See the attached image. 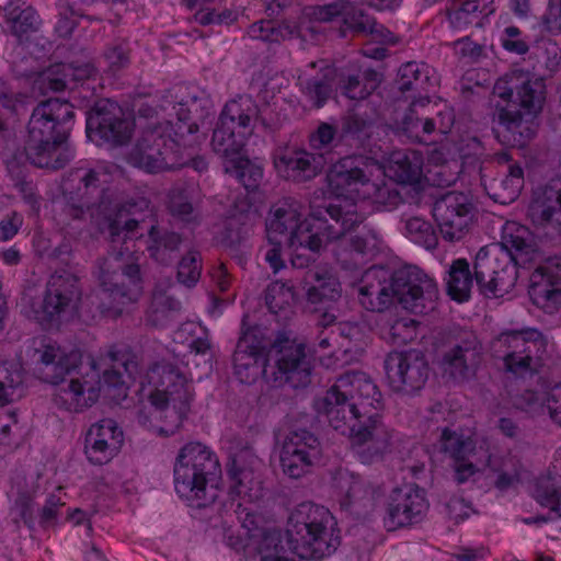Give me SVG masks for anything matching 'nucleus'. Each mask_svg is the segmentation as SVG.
Returning a JSON list of instances; mask_svg holds the SVG:
<instances>
[{"mask_svg":"<svg viewBox=\"0 0 561 561\" xmlns=\"http://www.w3.org/2000/svg\"><path fill=\"white\" fill-rule=\"evenodd\" d=\"M394 297L405 310L423 314L435 309L438 288L417 266H404L394 273L380 266L365 271L358 283V298L365 309L381 312Z\"/></svg>","mask_w":561,"mask_h":561,"instance_id":"0eeeda50","label":"nucleus"},{"mask_svg":"<svg viewBox=\"0 0 561 561\" xmlns=\"http://www.w3.org/2000/svg\"><path fill=\"white\" fill-rule=\"evenodd\" d=\"M433 216L442 237L449 242H457L468 233L473 218V205L468 195L449 192L437 199Z\"/></svg>","mask_w":561,"mask_h":561,"instance_id":"aec40b11","label":"nucleus"},{"mask_svg":"<svg viewBox=\"0 0 561 561\" xmlns=\"http://www.w3.org/2000/svg\"><path fill=\"white\" fill-rule=\"evenodd\" d=\"M62 77L48 80V88L53 91H62L71 82H79L92 77L95 68L90 64L83 65H62L60 67Z\"/></svg>","mask_w":561,"mask_h":561,"instance_id":"864d4df0","label":"nucleus"},{"mask_svg":"<svg viewBox=\"0 0 561 561\" xmlns=\"http://www.w3.org/2000/svg\"><path fill=\"white\" fill-rule=\"evenodd\" d=\"M182 238L176 232L160 231L152 226L149 230V243L147 250L151 259L156 262L168 265L175 259Z\"/></svg>","mask_w":561,"mask_h":561,"instance_id":"4c0bfd02","label":"nucleus"},{"mask_svg":"<svg viewBox=\"0 0 561 561\" xmlns=\"http://www.w3.org/2000/svg\"><path fill=\"white\" fill-rule=\"evenodd\" d=\"M92 3L84 2L83 0H59L58 12L59 20L55 26L56 32L60 37H68L73 32L79 19H90L87 9L83 8Z\"/></svg>","mask_w":561,"mask_h":561,"instance_id":"79ce46f5","label":"nucleus"},{"mask_svg":"<svg viewBox=\"0 0 561 561\" xmlns=\"http://www.w3.org/2000/svg\"><path fill=\"white\" fill-rule=\"evenodd\" d=\"M295 299V290L293 286L287 283L276 280L266 288L265 302L273 313H277L286 307H289Z\"/></svg>","mask_w":561,"mask_h":561,"instance_id":"603ef678","label":"nucleus"},{"mask_svg":"<svg viewBox=\"0 0 561 561\" xmlns=\"http://www.w3.org/2000/svg\"><path fill=\"white\" fill-rule=\"evenodd\" d=\"M225 159V172L234 176L248 191H255L263 180V167L241 152L221 156Z\"/></svg>","mask_w":561,"mask_h":561,"instance_id":"e433bc0d","label":"nucleus"},{"mask_svg":"<svg viewBox=\"0 0 561 561\" xmlns=\"http://www.w3.org/2000/svg\"><path fill=\"white\" fill-rule=\"evenodd\" d=\"M104 59L113 72L125 68L129 64L127 44L119 42L110 45L104 51Z\"/></svg>","mask_w":561,"mask_h":561,"instance_id":"680f3d73","label":"nucleus"},{"mask_svg":"<svg viewBox=\"0 0 561 561\" xmlns=\"http://www.w3.org/2000/svg\"><path fill=\"white\" fill-rule=\"evenodd\" d=\"M537 249L528 228L507 221L501 241L485 245L476 255L474 279L485 296L502 297L510 293L518 278L517 265L535 260Z\"/></svg>","mask_w":561,"mask_h":561,"instance_id":"6e6552de","label":"nucleus"},{"mask_svg":"<svg viewBox=\"0 0 561 561\" xmlns=\"http://www.w3.org/2000/svg\"><path fill=\"white\" fill-rule=\"evenodd\" d=\"M316 284L307 290V299L311 304L334 301L341 296V284L337 278L329 273H312Z\"/></svg>","mask_w":561,"mask_h":561,"instance_id":"37998d69","label":"nucleus"},{"mask_svg":"<svg viewBox=\"0 0 561 561\" xmlns=\"http://www.w3.org/2000/svg\"><path fill=\"white\" fill-rule=\"evenodd\" d=\"M32 363L38 377L56 385L54 403L69 412H80L92 407L100 392L106 389L114 399L125 398L130 381L139 379L144 389L146 385L154 390L149 396L151 408L138 413V422L159 436L173 435L193 400V387L186 373L171 363L154 364L142 375L138 358L131 352H108L113 367L103 371L93 358L83 362L77 350L66 351L49 337L33 340Z\"/></svg>","mask_w":561,"mask_h":561,"instance_id":"f257e3e1","label":"nucleus"},{"mask_svg":"<svg viewBox=\"0 0 561 561\" xmlns=\"http://www.w3.org/2000/svg\"><path fill=\"white\" fill-rule=\"evenodd\" d=\"M502 46L511 53L518 55L526 54L528 51L527 43L520 38V31L516 26H507L503 31L501 37Z\"/></svg>","mask_w":561,"mask_h":561,"instance_id":"69168bd1","label":"nucleus"},{"mask_svg":"<svg viewBox=\"0 0 561 561\" xmlns=\"http://www.w3.org/2000/svg\"><path fill=\"white\" fill-rule=\"evenodd\" d=\"M430 103V99L427 96H420L411 103L410 114L405 116L403 121L404 128L409 131L417 129L419 126L422 127L424 134L430 135L436 128V122L432 118H413L412 113L416 106H425Z\"/></svg>","mask_w":561,"mask_h":561,"instance_id":"052dcab7","label":"nucleus"},{"mask_svg":"<svg viewBox=\"0 0 561 561\" xmlns=\"http://www.w3.org/2000/svg\"><path fill=\"white\" fill-rule=\"evenodd\" d=\"M375 19L362 10H355L347 1L343 13L344 24L353 32L358 34H368V30L374 26Z\"/></svg>","mask_w":561,"mask_h":561,"instance_id":"4d7b16f0","label":"nucleus"},{"mask_svg":"<svg viewBox=\"0 0 561 561\" xmlns=\"http://www.w3.org/2000/svg\"><path fill=\"white\" fill-rule=\"evenodd\" d=\"M486 193L495 202L506 205L513 203L524 186V170L518 163H511L506 173L500 179L484 183Z\"/></svg>","mask_w":561,"mask_h":561,"instance_id":"f704fd0d","label":"nucleus"},{"mask_svg":"<svg viewBox=\"0 0 561 561\" xmlns=\"http://www.w3.org/2000/svg\"><path fill=\"white\" fill-rule=\"evenodd\" d=\"M24 222L22 214L12 210L0 220V242L12 240L20 231Z\"/></svg>","mask_w":561,"mask_h":561,"instance_id":"0e129e2a","label":"nucleus"},{"mask_svg":"<svg viewBox=\"0 0 561 561\" xmlns=\"http://www.w3.org/2000/svg\"><path fill=\"white\" fill-rule=\"evenodd\" d=\"M522 400L520 408L533 414L548 413L561 426V382L541 394L526 391Z\"/></svg>","mask_w":561,"mask_h":561,"instance_id":"c9c22d12","label":"nucleus"},{"mask_svg":"<svg viewBox=\"0 0 561 561\" xmlns=\"http://www.w3.org/2000/svg\"><path fill=\"white\" fill-rule=\"evenodd\" d=\"M136 126L138 122L126 115L115 102L107 101L87 119V134L91 139L99 138L112 146H123L129 141Z\"/></svg>","mask_w":561,"mask_h":561,"instance_id":"4be33fe9","label":"nucleus"},{"mask_svg":"<svg viewBox=\"0 0 561 561\" xmlns=\"http://www.w3.org/2000/svg\"><path fill=\"white\" fill-rule=\"evenodd\" d=\"M523 69H514L510 73L500 78L493 88L494 95L499 96L504 101H514L515 93L519 82V73Z\"/></svg>","mask_w":561,"mask_h":561,"instance_id":"13d9d810","label":"nucleus"},{"mask_svg":"<svg viewBox=\"0 0 561 561\" xmlns=\"http://www.w3.org/2000/svg\"><path fill=\"white\" fill-rule=\"evenodd\" d=\"M542 24L549 32H561V0H548Z\"/></svg>","mask_w":561,"mask_h":561,"instance_id":"774afa93","label":"nucleus"},{"mask_svg":"<svg viewBox=\"0 0 561 561\" xmlns=\"http://www.w3.org/2000/svg\"><path fill=\"white\" fill-rule=\"evenodd\" d=\"M298 34V27L289 22L275 24L270 20L254 22L248 28V35L252 39L266 43H279Z\"/></svg>","mask_w":561,"mask_h":561,"instance_id":"a19ab883","label":"nucleus"},{"mask_svg":"<svg viewBox=\"0 0 561 561\" xmlns=\"http://www.w3.org/2000/svg\"><path fill=\"white\" fill-rule=\"evenodd\" d=\"M379 82V73L371 69L362 75L348 76L342 85L343 94L351 100H364L378 87Z\"/></svg>","mask_w":561,"mask_h":561,"instance_id":"de8ad7c7","label":"nucleus"},{"mask_svg":"<svg viewBox=\"0 0 561 561\" xmlns=\"http://www.w3.org/2000/svg\"><path fill=\"white\" fill-rule=\"evenodd\" d=\"M259 106L250 95H239L224 106L214 130L211 146L220 156L240 153L252 136Z\"/></svg>","mask_w":561,"mask_h":561,"instance_id":"ddd939ff","label":"nucleus"},{"mask_svg":"<svg viewBox=\"0 0 561 561\" xmlns=\"http://www.w3.org/2000/svg\"><path fill=\"white\" fill-rule=\"evenodd\" d=\"M261 465V459L249 445L233 451L227 465L231 493L252 501L255 497L252 491L260 483L256 471Z\"/></svg>","mask_w":561,"mask_h":561,"instance_id":"c756f323","label":"nucleus"},{"mask_svg":"<svg viewBox=\"0 0 561 561\" xmlns=\"http://www.w3.org/2000/svg\"><path fill=\"white\" fill-rule=\"evenodd\" d=\"M123 431L112 419H103L90 426L84 439V454L92 465L108 463L121 450Z\"/></svg>","mask_w":561,"mask_h":561,"instance_id":"bb28decb","label":"nucleus"},{"mask_svg":"<svg viewBox=\"0 0 561 561\" xmlns=\"http://www.w3.org/2000/svg\"><path fill=\"white\" fill-rule=\"evenodd\" d=\"M419 324L410 317L397 318L382 329V337L392 344H407L417 336Z\"/></svg>","mask_w":561,"mask_h":561,"instance_id":"09e8293b","label":"nucleus"},{"mask_svg":"<svg viewBox=\"0 0 561 561\" xmlns=\"http://www.w3.org/2000/svg\"><path fill=\"white\" fill-rule=\"evenodd\" d=\"M24 371L16 363H0V407L23 397Z\"/></svg>","mask_w":561,"mask_h":561,"instance_id":"58836bf2","label":"nucleus"},{"mask_svg":"<svg viewBox=\"0 0 561 561\" xmlns=\"http://www.w3.org/2000/svg\"><path fill=\"white\" fill-rule=\"evenodd\" d=\"M72 118V105L59 99L43 101L33 110L24 146L32 164L57 170L73 159L67 144Z\"/></svg>","mask_w":561,"mask_h":561,"instance_id":"9d476101","label":"nucleus"},{"mask_svg":"<svg viewBox=\"0 0 561 561\" xmlns=\"http://www.w3.org/2000/svg\"><path fill=\"white\" fill-rule=\"evenodd\" d=\"M314 407L332 428L348 433L351 449L362 463L383 460L400 440L399 433L379 414L383 408L381 392L363 371L340 376Z\"/></svg>","mask_w":561,"mask_h":561,"instance_id":"7ed1b4c3","label":"nucleus"},{"mask_svg":"<svg viewBox=\"0 0 561 561\" xmlns=\"http://www.w3.org/2000/svg\"><path fill=\"white\" fill-rule=\"evenodd\" d=\"M333 489L344 510L359 511L373 504L376 490L371 483L347 469L340 468L333 474Z\"/></svg>","mask_w":561,"mask_h":561,"instance_id":"7c9ffc66","label":"nucleus"},{"mask_svg":"<svg viewBox=\"0 0 561 561\" xmlns=\"http://www.w3.org/2000/svg\"><path fill=\"white\" fill-rule=\"evenodd\" d=\"M309 216L304 215L302 206L295 201H284L272 208L266 221L267 244L261 252L274 273L285 267L283 244L295 251L307 249L317 253L324 242L339 240L335 256L345 268L357 267L364 263L367 254L379 247L378 233L366 226L359 234L344 238L364 222V216L356 210L355 205H343L341 201L319 204L313 198Z\"/></svg>","mask_w":561,"mask_h":561,"instance_id":"f03ea898","label":"nucleus"},{"mask_svg":"<svg viewBox=\"0 0 561 561\" xmlns=\"http://www.w3.org/2000/svg\"><path fill=\"white\" fill-rule=\"evenodd\" d=\"M202 273V259L201 254L195 251H190L182 257L178 265V279L186 287H193L199 280Z\"/></svg>","mask_w":561,"mask_h":561,"instance_id":"6e6d98bb","label":"nucleus"},{"mask_svg":"<svg viewBox=\"0 0 561 561\" xmlns=\"http://www.w3.org/2000/svg\"><path fill=\"white\" fill-rule=\"evenodd\" d=\"M319 438L307 430L289 432L279 450L282 471L290 479H299L311 472L321 459Z\"/></svg>","mask_w":561,"mask_h":561,"instance_id":"6ab92c4d","label":"nucleus"},{"mask_svg":"<svg viewBox=\"0 0 561 561\" xmlns=\"http://www.w3.org/2000/svg\"><path fill=\"white\" fill-rule=\"evenodd\" d=\"M5 31L20 43L27 42L33 34L39 31L42 20L31 5L21 0H10L3 8Z\"/></svg>","mask_w":561,"mask_h":561,"instance_id":"2f4dec72","label":"nucleus"},{"mask_svg":"<svg viewBox=\"0 0 561 561\" xmlns=\"http://www.w3.org/2000/svg\"><path fill=\"white\" fill-rule=\"evenodd\" d=\"M440 449L453 460L455 480L462 484L473 478L490 460L486 439L474 433L444 428Z\"/></svg>","mask_w":561,"mask_h":561,"instance_id":"2eb2a0df","label":"nucleus"},{"mask_svg":"<svg viewBox=\"0 0 561 561\" xmlns=\"http://www.w3.org/2000/svg\"><path fill=\"white\" fill-rule=\"evenodd\" d=\"M542 345L541 334L537 330L507 331L492 342V352L504 362L508 371L524 375L536 370Z\"/></svg>","mask_w":561,"mask_h":561,"instance_id":"dca6fc26","label":"nucleus"},{"mask_svg":"<svg viewBox=\"0 0 561 561\" xmlns=\"http://www.w3.org/2000/svg\"><path fill=\"white\" fill-rule=\"evenodd\" d=\"M276 348V367L278 377L294 388L306 387L310 382L311 365L305 352V345L289 339H278Z\"/></svg>","mask_w":561,"mask_h":561,"instance_id":"cd10ccee","label":"nucleus"},{"mask_svg":"<svg viewBox=\"0 0 561 561\" xmlns=\"http://www.w3.org/2000/svg\"><path fill=\"white\" fill-rule=\"evenodd\" d=\"M104 168L88 169L83 167L76 168L69 172L62 182L64 219L65 225H70L72 220H83L90 211L93 204V196L99 193Z\"/></svg>","mask_w":561,"mask_h":561,"instance_id":"f3484780","label":"nucleus"},{"mask_svg":"<svg viewBox=\"0 0 561 561\" xmlns=\"http://www.w3.org/2000/svg\"><path fill=\"white\" fill-rule=\"evenodd\" d=\"M482 345L472 331H461L442 359L444 374L456 381L472 378L481 362Z\"/></svg>","mask_w":561,"mask_h":561,"instance_id":"5701e85b","label":"nucleus"},{"mask_svg":"<svg viewBox=\"0 0 561 561\" xmlns=\"http://www.w3.org/2000/svg\"><path fill=\"white\" fill-rule=\"evenodd\" d=\"M527 214L535 226L561 234V179L533 191Z\"/></svg>","mask_w":561,"mask_h":561,"instance_id":"a878e982","label":"nucleus"},{"mask_svg":"<svg viewBox=\"0 0 561 561\" xmlns=\"http://www.w3.org/2000/svg\"><path fill=\"white\" fill-rule=\"evenodd\" d=\"M346 8L345 0H337L324 5H318L310 9L309 15L319 22H330L336 16H343Z\"/></svg>","mask_w":561,"mask_h":561,"instance_id":"e2e57ef3","label":"nucleus"},{"mask_svg":"<svg viewBox=\"0 0 561 561\" xmlns=\"http://www.w3.org/2000/svg\"><path fill=\"white\" fill-rule=\"evenodd\" d=\"M82 290L79 278L68 271H57L48 279L43 300L33 306V319L42 325L73 316Z\"/></svg>","mask_w":561,"mask_h":561,"instance_id":"4468645a","label":"nucleus"},{"mask_svg":"<svg viewBox=\"0 0 561 561\" xmlns=\"http://www.w3.org/2000/svg\"><path fill=\"white\" fill-rule=\"evenodd\" d=\"M472 284L473 278L468 261L466 259L455 260L448 270V295L459 302L466 301L470 297Z\"/></svg>","mask_w":561,"mask_h":561,"instance_id":"ea45409f","label":"nucleus"},{"mask_svg":"<svg viewBox=\"0 0 561 561\" xmlns=\"http://www.w3.org/2000/svg\"><path fill=\"white\" fill-rule=\"evenodd\" d=\"M493 0H454L448 9L450 27L462 31L479 25L482 15L493 12Z\"/></svg>","mask_w":561,"mask_h":561,"instance_id":"72a5a7b5","label":"nucleus"},{"mask_svg":"<svg viewBox=\"0 0 561 561\" xmlns=\"http://www.w3.org/2000/svg\"><path fill=\"white\" fill-rule=\"evenodd\" d=\"M156 114V108L148 103L138 107L139 134L126 157L130 165L147 173H160L181 165L180 148L187 145L185 136L198 131V126L182 115L175 127L169 121L147 122Z\"/></svg>","mask_w":561,"mask_h":561,"instance_id":"1a4fd4ad","label":"nucleus"},{"mask_svg":"<svg viewBox=\"0 0 561 561\" xmlns=\"http://www.w3.org/2000/svg\"><path fill=\"white\" fill-rule=\"evenodd\" d=\"M383 367L388 386L397 393H415L423 388L428 377L427 360L416 350L389 353Z\"/></svg>","mask_w":561,"mask_h":561,"instance_id":"a211bd4d","label":"nucleus"},{"mask_svg":"<svg viewBox=\"0 0 561 561\" xmlns=\"http://www.w3.org/2000/svg\"><path fill=\"white\" fill-rule=\"evenodd\" d=\"M485 466H489L497 474L495 486L500 490L514 486L520 480L522 463L516 456L506 455L499 463L490 456Z\"/></svg>","mask_w":561,"mask_h":561,"instance_id":"a18cd8bd","label":"nucleus"},{"mask_svg":"<svg viewBox=\"0 0 561 561\" xmlns=\"http://www.w3.org/2000/svg\"><path fill=\"white\" fill-rule=\"evenodd\" d=\"M334 518L322 505L301 503L288 518L286 538L280 530L264 531L249 549L248 561H297L330 556L340 545Z\"/></svg>","mask_w":561,"mask_h":561,"instance_id":"423d86ee","label":"nucleus"},{"mask_svg":"<svg viewBox=\"0 0 561 561\" xmlns=\"http://www.w3.org/2000/svg\"><path fill=\"white\" fill-rule=\"evenodd\" d=\"M276 173L284 180L306 182L313 179L322 168V158L302 149L278 147L273 152Z\"/></svg>","mask_w":561,"mask_h":561,"instance_id":"c85d7f7f","label":"nucleus"},{"mask_svg":"<svg viewBox=\"0 0 561 561\" xmlns=\"http://www.w3.org/2000/svg\"><path fill=\"white\" fill-rule=\"evenodd\" d=\"M423 156L415 150L402 149L390 153L386 167L374 159L346 157L332 165L328 173L330 192L335 196L333 203L355 205L369 203L376 209H392L401 203V196L386 176L399 183L412 184L422 174ZM366 217H364L365 219Z\"/></svg>","mask_w":561,"mask_h":561,"instance_id":"20e7f679","label":"nucleus"},{"mask_svg":"<svg viewBox=\"0 0 561 561\" xmlns=\"http://www.w3.org/2000/svg\"><path fill=\"white\" fill-rule=\"evenodd\" d=\"M405 232L411 241L427 250L435 249L437 245V236L433 226L420 217H412L407 220Z\"/></svg>","mask_w":561,"mask_h":561,"instance_id":"3c124183","label":"nucleus"},{"mask_svg":"<svg viewBox=\"0 0 561 561\" xmlns=\"http://www.w3.org/2000/svg\"><path fill=\"white\" fill-rule=\"evenodd\" d=\"M332 75L333 70L322 60L308 64L298 77L302 93L318 108L330 98Z\"/></svg>","mask_w":561,"mask_h":561,"instance_id":"473e14b6","label":"nucleus"},{"mask_svg":"<svg viewBox=\"0 0 561 561\" xmlns=\"http://www.w3.org/2000/svg\"><path fill=\"white\" fill-rule=\"evenodd\" d=\"M534 497L541 506L561 517V479L556 482L543 480L538 483Z\"/></svg>","mask_w":561,"mask_h":561,"instance_id":"5fc2aeb1","label":"nucleus"},{"mask_svg":"<svg viewBox=\"0 0 561 561\" xmlns=\"http://www.w3.org/2000/svg\"><path fill=\"white\" fill-rule=\"evenodd\" d=\"M513 104L520 111L510 106L501 108L499 122L501 130L497 137L503 144L524 147L536 135L535 117L541 112L546 101V84L541 78L529 71L522 70Z\"/></svg>","mask_w":561,"mask_h":561,"instance_id":"f8f14e48","label":"nucleus"},{"mask_svg":"<svg viewBox=\"0 0 561 561\" xmlns=\"http://www.w3.org/2000/svg\"><path fill=\"white\" fill-rule=\"evenodd\" d=\"M221 468L217 455L199 442L184 445L173 465L176 495L191 507L211 505L220 493Z\"/></svg>","mask_w":561,"mask_h":561,"instance_id":"9b49d317","label":"nucleus"},{"mask_svg":"<svg viewBox=\"0 0 561 561\" xmlns=\"http://www.w3.org/2000/svg\"><path fill=\"white\" fill-rule=\"evenodd\" d=\"M266 345L255 328L242 329L234 355L233 370L242 383H252L266 371Z\"/></svg>","mask_w":561,"mask_h":561,"instance_id":"b1692460","label":"nucleus"},{"mask_svg":"<svg viewBox=\"0 0 561 561\" xmlns=\"http://www.w3.org/2000/svg\"><path fill=\"white\" fill-rule=\"evenodd\" d=\"M181 310V302L158 289L152 294L148 311L149 321L156 325H165Z\"/></svg>","mask_w":561,"mask_h":561,"instance_id":"c03bdc74","label":"nucleus"},{"mask_svg":"<svg viewBox=\"0 0 561 561\" xmlns=\"http://www.w3.org/2000/svg\"><path fill=\"white\" fill-rule=\"evenodd\" d=\"M430 82L428 66L410 61L399 69V89L405 91H425Z\"/></svg>","mask_w":561,"mask_h":561,"instance_id":"49530a36","label":"nucleus"},{"mask_svg":"<svg viewBox=\"0 0 561 561\" xmlns=\"http://www.w3.org/2000/svg\"><path fill=\"white\" fill-rule=\"evenodd\" d=\"M193 186H175L169 194V207L173 216L190 222L195 219Z\"/></svg>","mask_w":561,"mask_h":561,"instance_id":"8fccbe9b","label":"nucleus"},{"mask_svg":"<svg viewBox=\"0 0 561 561\" xmlns=\"http://www.w3.org/2000/svg\"><path fill=\"white\" fill-rule=\"evenodd\" d=\"M190 355L194 357V359L198 356H202L204 359V365L207 373L211 368V352H210V342L208 340L207 333L204 332L202 336H197L193 340L190 345Z\"/></svg>","mask_w":561,"mask_h":561,"instance_id":"338daca9","label":"nucleus"},{"mask_svg":"<svg viewBox=\"0 0 561 561\" xmlns=\"http://www.w3.org/2000/svg\"><path fill=\"white\" fill-rule=\"evenodd\" d=\"M428 501L423 489L415 484L394 488L387 497L385 522L389 529L421 523L426 516Z\"/></svg>","mask_w":561,"mask_h":561,"instance_id":"412c9836","label":"nucleus"},{"mask_svg":"<svg viewBox=\"0 0 561 561\" xmlns=\"http://www.w3.org/2000/svg\"><path fill=\"white\" fill-rule=\"evenodd\" d=\"M370 129L371 122L355 113L348 114L343 121V133L359 140L368 137Z\"/></svg>","mask_w":561,"mask_h":561,"instance_id":"bf43d9fd","label":"nucleus"},{"mask_svg":"<svg viewBox=\"0 0 561 561\" xmlns=\"http://www.w3.org/2000/svg\"><path fill=\"white\" fill-rule=\"evenodd\" d=\"M534 305L547 313L556 312L561 306V256L549 257L539 264L530 275L528 289Z\"/></svg>","mask_w":561,"mask_h":561,"instance_id":"393cba45","label":"nucleus"},{"mask_svg":"<svg viewBox=\"0 0 561 561\" xmlns=\"http://www.w3.org/2000/svg\"><path fill=\"white\" fill-rule=\"evenodd\" d=\"M149 209L145 198L130 201L115 208L101 225V230L107 232L112 243V252L96 262L94 275L100 286L99 310L108 317L121 316L126 307L136 304L142 295L144 286L139 264L129 261V248L116 251V243L126 244L136 236L139 222L144 220L142 213Z\"/></svg>","mask_w":561,"mask_h":561,"instance_id":"39448f33","label":"nucleus"}]
</instances>
